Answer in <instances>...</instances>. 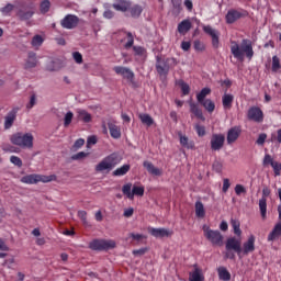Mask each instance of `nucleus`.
Returning a JSON list of instances; mask_svg holds the SVG:
<instances>
[{
	"label": "nucleus",
	"instance_id": "nucleus-29",
	"mask_svg": "<svg viewBox=\"0 0 281 281\" xmlns=\"http://www.w3.org/2000/svg\"><path fill=\"white\" fill-rule=\"evenodd\" d=\"M113 8L117 12H126L131 8V2L126 0H120L119 2L113 4Z\"/></svg>",
	"mask_w": 281,
	"mask_h": 281
},
{
	"label": "nucleus",
	"instance_id": "nucleus-63",
	"mask_svg": "<svg viewBox=\"0 0 281 281\" xmlns=\"http://www.w3.org/2000/svg\"><path fill=\"white\" fill-rule=\"evenodd\" d=\"M232 184L229 183V179H227V178H225L224 180H223V188H222V192H227V190H229V187H231Z\"/></svg>",
	"mask_w": 281,
	"mask_h": 281
},
{
	"label": "nucleus",
	"instance_id": "nucleus-1",
	"mask_svg": "<svg viewBox=\"0 0 281 281\" xmlns=\"http://www.w3.org/2000/svg\"><path fill=\"white\" fill-rule=\"evenodd\" d=\"M231 53L237 60H245V56L248 60H251V58H254V43L251 40L247 38L241 40L240 44L236 41H232Z\"/></svg>",
	"mask_w": 281,
	"mask_h": 281
},
{
	"label": "nucleus",
	"instance_id": "nucleus-59",
	"mask_svg": "<svg viewBox=\"0 0 281 281\" xmlns=\"http://www.w3.org/2000/svg\"><path fill=\"white\" fill-rule=\"evenodd\" d=\"M72 58L77 65H82V54H80V52L72 53Z\"/></svg>",
	"mask_w": 281,
	"mask_h": 281
},
{
	"label": "nucleus",
	"instance_id": "nucleus-23",
	"mask_svg": "<svg viewBox=\"0 0 281 281\" xmlns=\"http://www.w3.org/2000/svg\"><path fill=\"white\" fill-rule=\"evenodd\" d=\"M190 111L198 117V120H202V122H205V116H203V110L199 108V104L191 102L189 103Z\"/></svg>",
	"mask_w": 281,
	"mask_h": 281
},
{
	"label": "nucleus",
	"instance_id": "nucleus-6",
	"mask_svg": "<svg viewBox=\"0 0 281 281\" xmlns=\"http://www.w3.org/2000/svg\"><path fill=\"white\" fill-rule=\"evenodd\" d=\"M115 246L113 239H93L89 245L93 251H109V249H115Z\"/></svg>",
	"mask_w": 281,
	"mask_h": 281
},
{
	"label": "nucleus",
	"instance_id": "nucleus-36",
	"mask_svg": "<svg viewBox=\"0 0 281 281\" xmlns=\"http://www.w3.org/2000/svg\"><path fill=\"white\" fill-rule=\"evenodd\" d=\"M58 177L56 175L45 176L37 173V183H52V181H56Z\"/></svg>",
	"mask_w": 281,
	"mask_h": 281
},
{
	"label": "nucleus",
	"instance_id": "nucleus-10",
	"mask_svg": "<svg viewBox=\"0 0 281 281\" xmlns=\"http://www.w3.org/2000/svg\"><path fill=\"white\" fill-rule=\"evenodd\" d=\"M247 117L251 122L260 123L265 120V114L262 113V110H260V108L252 106L248 110Z\"/></svg>",
	"mask_w": 281,
	"mask_h": 281
},
{
	"label": "nucleus",
	"instance_id": "nucleus-17",
	"mask_svg": "<svg viewBox=\"0 0 281 281\" xmlns=\"http://www.w3.org/2000/svg\"><path fill=\"white\" fill-rule=\"evenodd\" d=\"M34 9L32 8H22L16 12V16L20 21H30L34 16Z\"/></svg>",
	"mask_w": 281,
	"mask_h": 281
},
{
	"label": "nucleus",
	"instance_id": "nucleus-4",
	"mask_svg": "<svg viewBox=\"0 0 281 281\" xmlns=\"http://www.w3.org/2000/svg\"><path fill=\"white\" fill-rule=\"evenodd\" d=\"M171 67H177V58L171 57L161 59L157 57L156 71L160 76V78H168V74H170Z\"/></svg>",
	"mask_w": 281,
	"mask_h": 281
},
{
	"label": "nucleus",
	"instance_id": "nucleus-40",
	"mask_svg": "<svg viewBox=\"0 0 281 281\" xmlns=\"http://www.w3.org/2000/svg\"><path fill=\"white\" fill-rule=\"evenodd\" d=\"M49 8H52V2H49V0H43L40 4L42 14H47V12H49Z\"/></svg>",
	"mask_w": 281,
	"mask_h": 281
},
{
	"label": "nucleus",
	"instance_id": "nucleus-62",
	"mask_svg": "<svg viewBox=\"0 0 281 281\" xmlns=\"http://www.w3.org/2000/svg\"><path fill=\"white\" fill-rule=\"evenodd\" d=\"M212 38V45L215 49H218V45H220V40H218V33H216L215 35L211 36Z\"/></svg>",
	"mask_w": 281,
	"mask_h": 281
},
{
	"label": "nucleus",
	"instance_id": "nucleus-26",
	"mask_svg": "<svg viewBox=\"0 0 281 281\" xmlns=\"http://www.w3.org/2000/svg\"><path fill=\"white\" fill-rule=\"evenodd\" d=\"M240 16H243V14L239 11L229 10L226 14V22L229 24L236 23V21H238V19H240Z\"/></svg>",
	"mask_w": 281,
	"mask_h": 281
},
{
	"label": "nucleus",
	"instance_id": "nucleus-3",
	"mask_svg": "<svg viewBox=\"0 0 281 281\" xmlns=\"http://www.w3.org/2000/svg\"><path fill=\"white\" fill-rule=\"evenodd\" d=\"M11 143L20 148H34V136L31 133L18 132L11 136Z\"/></svg>",
	"mask_w": 281,
	"mask_h": 281
},
{
	"label": "nucleus",
	"instance_id": "nucleus-24",
	"mask_svg": "<svg viewBox=\"0 0 281 281\" xmlns=\"http://www.w3.org/2000/svg\"><path fill=\"white\" fill-rule=\"evenodd\" d=\"M77 120L80 122H85V124H89L91 122L92 116L87 110L78 109L77 110Z\"/></svg>",
	"mask_w": 281,
	"mask_h": 281
},
{
	"label": "nucleus",
	"instance_id": "nucleus-25",
	"mask_svg": "<svg viewBox=\"0 0 281 281\" xmlns=\"http://www.w3.org/2000/svg\"><path fill=\"white\" fill-rule=\"evenodd\" d=\"M21 183H26L27 186H34L38 183V173H31L22 177Z\"/></svg>",
	"mask_w": 281,
	"mask_h": 281
},
{
	"label": "nucleus",
	"instance_id": "nucleus-42",
	"mask_svg": "<svg viewBox=\"0 0 281 281\" xmlns=\"http://www.w3.org/2000/svg\"><path fill=\"white\" fill-rule=\"evenodd\" d=\"M231 225H232V227L234 229V234H236V236H240V234H243V231H240V222H238L236 220H232Z\"/></svg>",
	"mask_w": 281,
	"mask_h": 281
},
{
	"label": "nucleus",
	"instance_id": "nucleus-35",
	"mask_svg": "<svg viewBox=\"0 0 281 281\" xmlns=\"http://www.w3.org/2000/svg\"><path fill=\"white\" fill-rule=\"evenodd\" d=\"M130 170L131 165H123L122 167L116 168L112 175L113 177H124V175H127Z\"/></svg>",
	"mask_w": 281,
	"mask_h": 281
},
{
	"label": "nucleus",
	"instance_id": "nucleus-56",
	"mask_svg": "<svg viewBox=\"0 0 281 281\" xmlns=\"http://www.w3.org/2000/svg\"><path fill=\"white\" fill-rule=\"evenodd\" d=\"M34 106H36V94H32L31 97H30V101H29V103L26 104V109H34Z\"/></svg>",
	"mask_w": 281,
	"mask_h": 281
},
{
	"label": "nucleus",
	"instance_id": "nucleus-34",
	"mask_svg": "<svg viewBox=\"0 0 281 281\" xmlns=\"http://www.w3.org/2000/svg\"><path fill=\"white\" fill-rule=\"evenodd\" d=\"M142 124H145V126H153L155 124V120L150 114L142 113L138 115Z\"/></svg>",
	"mask_w": 281,
	"mask_h": 281
},
{
	"label": "nucleus",
	"instance_id": "nucleus-20",
	"mask_svg": "<svg viewBox=\"0 0 281 281\" xmlns=\"http://www.w3.org/2000/svg\"><path fill=\"white\" fill-rule=\"evenodd\" d=\"M108 128H109L110 135L113 139H120V137H122V128L120 126H117L115 123L109 122Z\"/></svg>",
	"mask_w": 281,
	"mask_h": 281
},
{
	"label": "nucleus",
	"instance_id": "nucleus-60",
	"mask_svg": "<svg viewBox=\"0 0 281 281\" xmlns=\"http://www.w3.org/2000/svg\"><path fill=\"white\" fill-rule=\"evenodd\" d=\"M87 155H89V154H87L85 151H79V153L72 155L71 159H74V161H78L80 159H85V157H87Z\"/></svg>",
	"mask_w": 281,
	"mask_h": 281
},
{
	"label": "nucleus",
	"instance_id": "nucleus-37",
	"mask_svg": "<svg viewBox=\"0 0 281 281\" xmlns=\"http://www.w3.org/2000/svg\"><path fill=\"white\" fill-rule=\"evenodd\" d=\"M209 113H214V109H216V104L212 99H206L200 103Z\"/></svg>",
	"mask_w": 281,
	"mask_h": 281
},
{
	"label": "nucleus",
	"instance_id": "nucleus-7",
	"mask_svg": "<svg viewBox=\"0 0 281 281\" xmlns=\"http://www.w3.org/2000/svg\"><path fill=\"white\" fill-rule=\"evenodd\" d=\"M122 192L125 196H127L130 199V201H133V199H135V196H142L145 192V189L143 186L137 187L134 186L133 183H126L123 186L122 188Z\"/></svg>",
	"mask_w": 281,
	"mask_h": 281
},
{
	"label": "nucleus",
	"instance_id": "nucleus-18",
	"mask_svg": "<svg viewBox=\"0 0 281 281\" xmlns=\"http://www.w3.org/2000/svg\"><path fill=\"white\" fill-rule=\"evenodd\" d=\"M144 168L147 170V172L149 175H153L154 177H161V175H164V171H161V169L155 167V165H153V162L145 160L143 162Z\"/></svg>",
	"mask_w": 281,
	"mask_h": 281
},
{
	"label": "nucleus",
	"instance_id": "nucleus-2",
	"mask_svg": "<svg viewBox=\"0 0 281 281\" xmlns=\"http://www.w3.org/2000/svg\"><path fill=\"white\" fill-rule=\"evenodd\" d=\"M122 162V156L117 153H112L104 157L94 168L95 172H111L115 166Z\"/></svg>",
	"mask_w": 281,
	"mask_h": 281
},
{
	"label": "nucleus",
	"instance_id": "nucleus-28",
	"mask_svg": "<svg viewBox=\"0 0 281 281\" xmlns=\"http://www.w3.org/2000/svg\"><path fill=\"white\" fill-rule=\"evenodd\" d=\"M180 137V144L183 148H188V150H194L195 145L194 140H190L188 136H183L182 134H179Z\"/></svg>",
	"mask_w": 281,
	"mask_h": 281
},
{
	"label": "nucleus",
	"instance_id": "nucleus-54",
	"mask_svg": "<svg viewBox=\"0 0 281 281\" xmlns=\"http://www.w3.org/2000/svg\"><path fill=\"white\" fill-rule=\"evenodd\" d=\"M203 32H205V34H209V36L211 37L218 34V32H216V30L212 29V26L210 25L203 26Z\"/></svg>",
	"mask_w": 281,
	"mask_h": 281
},
{
	"label": "nucleus",
	"instance_id": "nucleus-57",
	"mask_svg": "<svg viewBox=\"0 0 281 281\" xmlns=\"http://www.w3.org/2000/svg\"><path fill=\"white\" fill-rule=\"evenodd\" d=\"M182 95H189L190 94V86L183 81L180 83Z\"/></svg>",
	"mask_w": 281,
	"mask_h": 281
},
{
	"label": "nucleus",
	"instance_id": "nucleus-11",
	"mask_svg": "<svg viewBox=\"0 0 281 281\" xmlns=\"http://www.w3.org/2000/svg\"><path fill=\"white\" fill-rule=\"evenodd\" d=\"M225 146V135L223 134H213L211 137V149L221 150Z\"/></svg>",
	"mask_w": 281,
	"mask_h": 281
},
{
	"label": "nucleus",
	"instance_id": "nucleus-51",
	"mask_svg": "<svg viewBox=\"0 0 281 281\" xmlns=\"http://www.w3.org/2000/svg\"><path fill=\"white\" fill-rule=\"evenodd\" d=\"M271 167L273 168L274 177H280L281 164L278 161L272 162Z\"/></svg>",
	"mask_w": 281,
	"mask_h": 281
},
{
	"label": "nucleus",
	"instance_id": "nucleus-44",
	"mask_svg": "<svg viewBox=\"0 0 281 281\" xmlns=\"http://www.w3.org/2000/svg\"><path fill=\"white\" fill-rule=\"evenodd\" d=\"M12 10H14V4L8 3L5 7L0 9V12L3 14V16H9Z\"/></svg>",
	"mask_w": 281,
	"mask_h": 281
},
{
	"label": "nucleus",
	"instance_id": "nucleus-45",
	"mask_svg": "<svg viewBox=\"0 0 281 281\" xmlns=\"http://www.w3.org/2000/svg\"><path fill=\"white\" fill-rule=\"evenodd\" d=\"M127 42L125 43V49H131V47L134 45L135 43V38L133 37V33L127 32Z\"/></svg>",
	"mask_w": 281,
	"mask_h": 281
},
{
	"label": "nucleus",
	"instance_id": "nucleus-33",
	"mask_svg": "<svg viewBox=\"0 0 281 281\" xmlns=\"http://www.w3.org/2000/svg\"><path fill=\"white\" fill-rule=\"evenodd\" d=\"M189 281H205L201 269L195 268L194 271L190 273Z\"/></svg>",
	"mask_w": 281,
	"mask_h": 281
},
{
	"label": "nucleus",
	"instance_id": "nucleus-64",
	"mask_svg": "<svg viewBox=\"0 0 281 281\" xmlns=\"http://www.w3.org/2000/svg\"><path fill=\"white\" fill-rule=\"evenodd\" d=\"M278 142V144H281V128L277 131V136H272V142Z\"/></svg>",
	"mask_w": 281,
	"mask_h": 281
},
{
	"label": "nucleus",
	"instance_id": "nucleus-41",
	"mask_svg": "<svg viewBox=\"0 0 281 281\" xmlns=\"http://www.w3.org/2000/svg\"><path fill=\"white\" fill-rule=\"evenodd\" d=\"M43 43H45V40L41 35H35L31 41L32 47H41Z\"/></svg>",
	"mask_w": 281,
	"mask_h": 281
},
{
	"label": "nucleus",
	"instance_id": "nucleus-22",
	"mask_svg": "<svg viewBox=\"0 0 281 281\" xmlns=\"http://www.w3.org/2000/svg\"><path fill=\"white\" fill-rule=\"evenodd\" d=\"M222 104L225 111H229L234 104V94L225 93L222 97Z\"/></svg>",
	"mask_w": 281,
	"mask_h": 281
},
{
	"label": "nucleus",
	"instance_id": "nucleus-49",
	"mask_svg": "<svg viewBox=\"0 0 281 281\" xmlns=\"http://www.w3.org/2000/svg\"><path fill=\"white\" fill-rule=\"evenodd\" d=\"M266 142H267V134L266 133L259 134V136L256 140L257 146H265Z\"/></svg>",
	"mask_w": 281,
	"mask_h": 281
},
{
	"label": "nucleus",
	"instance_id": "nucleus-38",
	"mask_svg": "<svg viewBox=\"0 0 281 281\" xmlns=\"http://www.w3.org/2000/svg\"><path fill=\"white\" fill-rule=\"evenodd\" d=\"M212 93V89L210 88H203L200 93L196 94V100L199 102V104H201V102L205 101V98H207V95H210Z\"/></svg>",
	"mask_w": 281,
	"mask_h": 281
},
{
	"label": "nucleus",
	"instance_id": "nucleus-16",
	"mask_svg": "<svg viewBox=\"0 0 281 281\" xmlns=\"http://www.w3.org/2000/svg\"><path fill=\"white\" fill-rule=\"evenodd\" d=\"M241 133H243V130H240L239 126H234V127L229 128L227 132V136H226L227 144L232 145L235 142H237L238 138L240 137Z\"/></svg>",
	"mask_w": 281,
	"mask_h": 281
},
{
	"label": "nucleus",
	"instance_id": "nucleus-58",
	"mask_svg": "<svg viewBox=\"0 0 281 281\" xmlns=\"http://www.w3.org/2000/svg\"><path fill=\"white\" fill-rule=\"evenodd\" d=\"M133 49L136 56H144L146 54V49L142 46H133Z\"/></svg>",
	"mask_w": 281,
	"mask_h": 281
},
{
	"label": "nucleus",
	"instance_id": "nucleus-14",
	"mask_svg": "<svg viewBox=\"0 0 281 281\" xmlns=\"http://www.w3.org/2000/svg\"><path fill=\"white\" fill-rule=\"evenodd\" d=\"M244 256H248L249 254H254L256 251V236L250 235L243 244V249H241Z\"/></svg>",
	"mask_w": 281,
	"mask_h": 281
},
{
	"label": "nucleus",
	"instance_id": "nucleus-12",
	"mask_svg": "<svg viewBox=\"0 0 281 281\" xmlns=\"http://www.w3.org/2000/svg\"><path fill=\"white\" fill-rule=\"evenodd\" d=\"M226 251H235V254H243V247H240V240L236 237H231L226 240Z\"/></svg>",
	"mask_w": 281,
	"mask_h": 281
},
{
	"label": "nucleus",
	"instance_id": "nucleus-21",
	"mask_svg": "<svg viewBox=\"0 0 281 281\" xmlns=\"http://www.w3.org/2000/svg\"><path fill=\"white\" fill-rule=\"evenodd\" d=\"M280 236H281V222L277 223L272 232L268 235V243H273V240H278Z\"/></svg>",
	"mask_w": 281,
	"mask_h": 281
},
{
	"label": "nucleus",
	"instance_id": "nucleus-39",
	"mask_svg": "<svg viewBox=\"0 0 281 281\" xmlns=\"http://www.w3.org/2000/svg\"><path fill=\"white\" fill-rule=\"evenodd\" d=\"M259 209H260V213H261V218H267V199L266 198H261L259 200Z\"/></svg>",
	"mask_w": 281,
	"mask_h": 281
},
{
	"label": "nucleus",
	"instance_id": "nucleus-31",
	"mask_svg": "<svg viewBox=\"0 0 281 281\" xmlns=\"http://www.w3.org/2000/svg\"><path fill=\"white\" fill-rule=\"evenodd\" d=\"M217 273H218L220 280H223V281H231L232 280V273H229L227 271V268H225V267L217 268Z\"/></svg>",
	"mask_w": 281,
	"mask_h": 281
},
{
	"label": "nucleus",
	"instance_id": "nucleus-32",
	"mask_svg": "<svg viewBox=\"0 0 281 281\" xmlns=\"http://www.w3.org/2000/svg\"><path fill=\"white\" fill-rule=\"evenodd\" d=\"M195 216L198 218H205V206L201 201L195 202Z\"/></svg>",
	"mask_w": 281,
	"mask_h": 281
},
{
	"label": "nucleus",
	"instance_id": "nucleus-53",
	"mask_svg": "<svg viewBox=\"0 0 281 281\" xmlns=\"http://www.w3.org/2000/svg\"><path fill=\"white\" fill-rule=\"evenodd\" d=\"M235 193L237 194V196H240V194H246L247 193V189H245V187L243 184H236L235 186Z\"/></svg>",
	"mask_w": 281,
	"mask_h": 281
},
{
	"label": "nucleus",
	"instance_id": "nucleus-8",
	"mask_svg": "<svg viewBox=\"0 0 281 281\" xmlns=\"http://www.w3.org/2000/svg\"><path fill=\"white\" fill-rule=\"evenodd\" d=\"M78 23H80V18L74 14H67L60 21V25L64 27V30H76V27H78Z\"/></svg>",
	"mask_w": 281,
	"mask_h": 281
},
{
	"label": "nucleus",
	"instance_id": "nucleus-55",
	"mask_svg": "<svg viewBox=\"0 0 281 281\" xmlns=\"http://www.w3.org/2000/svg\"><path fill=\"white\" fill-rule=\"evenodd\" d=\"M212 168H213L214 172L221 173V172H223V162L214 161Z\"/></svg>",
	"mask_w": 281,
	"mask_h": 281
},
{
	"label": "nucleus",
	"instance_id": "nucleus-13",
	"mask_svg": "<svg viewBox=\"0 0 281 281\" xmlns=\"http://www.w3.org/2000/svg\"><path fill=\"white\" fill-rule=\"evenodd\" d=\"M19 113V108H13L11 111L7 113L4 116V130L10 131L11 126H14V122L16 121V115Z\"/></svg>",
	"mask_w": 281,
	"mask_h": 281
},
{
	"label": "nucleus",
	"instance_id": "nucleus-47",
	"mask_svg": "<svg viewBox=\"0 0 281 281\" xmlns=\"http://www.w3.org/2000/svg\"><path fill=\"white\" fill-rule=\"evenodd\" d=\"M198 137H205V126L201 124H195L194 126Z\"/></svg>",
	"mask_w": 281,
	"mask_h": 281
},
{
	"label": "nucleus",
	"instance_id": "nucleus-52",
	"mask_svg": "<svg viewBox=\"0 0 281 281\" xmlns=\"http://www.w3.org/2000/svg\"><path fill=\"white\" fill-rule=\"evenodd\" d=\"M193 47L195 52H203V49H205V45L199 40L194 41Z\"/></svg>",
	"mask_w": 281,
	"mask_h": 281
},
{
	"label": "nucleus",
	"instance_id": "nucleus-9",
	"mask_svg": "<svg viewBox=\"0 0 281 281\" xmlns=\"http://www.w3.org/2000/svg\"><path fill=\"white\" fill-rule=\"evenodd\" d=\"M113 71H115L117 76H122V78H124L125 80H128V82H133V80H135V72H133V70H131L127 67L115 66L113 68Z\"/></svg>",
	"mask_w": 281,
	"mask_h": 281
},
{
	"label": "nucleus",
	"instance_id": "nucleus-48",
	"mask_svg": "<svg viewBox=\"0 0 281 281\" xmlns=\"http://www.w3.org/2000/svg\"><path fill=\"white\" fill-rule=\"evenodd\" d=\"M128 238H132V240H136V243H142V240H144V238H146V236H144L142 234L130 233Z\"/></svg>",
	"mask_w": 281,
	"mask_h": 281
},
{
	"label": "nucleus",
	"instance_id": "nucleus-43",
	"mask_svg": "<svg viewBox=\"0 0 281 281\" xmlns=\"http://www.w3.org/2000/svg\"><path fill=\"white\" fill-rule=\"evenodd\" d=\"M281 69V64H280V57L279 56H273L272 57V71L278 72Z\"/></svg>",
	"mask_w": 281,
	"mask_h": 281
},
{
	"label": "nucleus",
	"instance_id": "nucleus-61",
	"mask_svg": "<svg viewBox=\"0 0 281 281\" xmlns=\"http://www.w3.org/2000/svg\"><path fill=\"white\" fill-rule=\"evenodd\" d=\"M273 158L271 157V155L266 154L265 158H263V166H272L273 165Z\"/></svg>",
	"mask_w": 281,
	"mask_h": 281
},
{
	"label": "nucleus",
	"instance_id": "nucleus-50",
	"mask_svg": "<svg viewBox=\"0 0 281 281\" xmlns=\"http://www.w3.org/2000/svg\"><path fill=\"white\" fill-rule=\"evenodd\" d=\"M10 161L11 164H13V166H18V168H21L23 166V160H21L19 156H11Z\"/></svg>",
	"mask_w": 281,
	"mask_h": 281
},
{
	"label": "nucleus",
	"instance_id": "nucleus-5",
	"mask_svg": "<svg viewBox=\"0 0 281 281\" xmlns=\"http://www.w3.org/2000/svg\"><path fill=\"white\" fill-rule=\"evenodd\" d=\"M202 229L204 232V237L206 240H209V243L215 247H223V234H221L218 231H213L207 225H204Z\"/></svg>",
	"mask_w": 281,
	"mask_h": 281
},
{
	"label": "nucleus",
	"instance_id": "nucleus-46",
	"mask_svg": "<svg viewBox=\"0 0 281 281\" xmlns=\"http://www.w3.org/2000/svg\"><path fill=\"white\" fill-rule=\"evenodd\" d=\"M74 120V112L69 111L66 113L64 117V126L67 128L69 124H71V121Z\"/></svg>",
	"mask_w": 281,
	"mask_h": 281
},
{
	"label": "nucleus",
	"instance_id": "nucleus-30",
	"mask_svg": "<svg viewBox=\"0 0 281 281\" xmlns=\"http://www.w3.org/2000/svg\"><path fill=\"white\" fill-rule=\"evenodd\" d=\"M128 11L131 13V16H133V19H139V16H142V13L144 12V7L139 4H134L128 8Z\"/></svg>",
	"mask_w": 281,
	"mask_h": 281
},
{
	"label": "nucleus",
	"instance_id": "nucleus-15",
	"mask_svg": "<svg viewBox=\"0 0 281 281\" xmlns=\"http://www.w3.org/2000/svg\"><path fill=\"white\" fill-rule=\"evenodd\" d=\"M148 233L154 236V238H168L172 236V231L167 228H154L149 227Z\"/></svg>",
	"mask_w": 281,
	"mask_h": 281
},
{
	"label": "nucleus",
	"instance_id": "nucleus-27",
	"mask_svg": "<svg viewBox=\"0 0 281 281\" xmlns=\"http://www.w3.org/2000/svg\"><path fill=\"white\" fill-rule=\"evenodd\" d=\"M192 30V22L190 20H183L178 24L179 34H188Z\"/></svg>",
	"mask_w": 281,
	"mask_h": 281
},
{
	"label": "nucleus",
	"instance_id": "nucleus-19",
	"mask_svg": "<svg viewBox=\"0 0 281 281\" xmlns=\"http://www.w3.org/2000/svg\"><path fill=\"white\" fill-rule=\"evenodd\" d=\"M38 65V59L36 58V53L30 52L27 54L26 61L24 64V69H34Z\"/></svg>",
	"mask_w": 281,
	"mask_h": 281
}]
</instances>
